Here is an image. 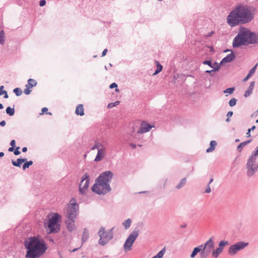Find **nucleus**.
I'll return each mask as SVG.
<instances>
[{
    "label": "nucleus",
    "mask_w": 258,
    "mask_h": 258,
    "mask_svg": "<svg viewBox=\"0 0 258 258\" xmlns=\"http://www.w3.org/2000/svg\"><path fill=\"white\" fill-rule=\"evenodd\" d=\"M14 150H15V147L11 146V147H10L9 148L8 151L9 152H13L14 151Z\"/></svg>",
    "instance_id": "680f3d73"
},
{
    "label": "nucleus",
    "mask_w": 258,
    "mask_h": 258,
    "mask_svg": "<svg viewBox=\"0 0 258 258\" xmlns=\"http://www.w3.org/2000/svg\"><path fill=\"white\" fill-rule=\"evenodd\" d=\"M154 126H152L150 124L142 121L141 123L140 129L138 131V134H143L149 132Z\"/></svg>",
    "instance_id": "4468645a"
},
{
    "label": "nucleus",
    "mask_w": 258,
    "mask_h": 258,
    "mask_svg": "<svg viewBox=\"0 0 258 258\" xmlns=\"http://www.w3.org/2000/svg\"><path fill=\"white\" fill-rule=\"evenodd\" d=\"M113 176L110 171H105L101 173L95 179V182L91 187L92 191L101 195H105L111 191V188L109 184Z\"/></svg>",
    "instance_id": "7ed1b4c3"
},
{
    "label": "nucleus",
    "mask_w": 258,
    "mask_h": 258,
    "mask_svg": "<svg viewBox=\"0 0 258 258\" xmlns=\"http://www.w3.org/2000/svg\"><path fill=\"white\" fill-rule=\"evenodd\" d=\"M245 168L246 175L248 177L254 175L258 170V146L248 158L245 164Z\"/></svg>",
    "instance_id": "20e7f679"
},
{
    "label": "nucleus",
    "mask_w": 258,
    "mask_h": 258,
    "mask_svg": "<svg viewBox=\"0 0 258 258\" xmlns=\"http://www.w3.org/2000/svg\"><path fill=\"white\" fill-rule=\"evenodd\" d=\"M214 33V31H211L210 32L208 33L207 35H206V37H211L213 34Z\"/></svg>",
    "instance_id": "6e6d98bb"
},
{
    "label": "nucleus",
    "mask_w": 258,
    "mask_h": 258,
    "mask_svg": "<svg viewBox=\"0 0 258 258\" xmlns=\"http://www.w3.org/2000/svg\"><path fill=\"white\" fill-rule=\"evenodd\" d=\"M89 230L87 228H85L84 229V231L82 237V243L85 242L89 238Z\"/></svg>",
    "instance_id": "5701e85b"
},
{
    "label": "nucleus",
    "mask_w": 258,
    "mask_h": 258,
    "mask_svg": "<svg viewBox=\"0 0 258 258\" xmlns=\"http://www.w3.org/2000/svg\"><path fill=\"white\" fill-rule=\"evenodd\" d=\"M257 63L249 71L247 76L243 79V81L245 82L255 72Z\"/></svg>",
    "instance_id": "4be33fe9"
},
{
    "label": "nucleus",
    "mask_w": 258,
    "mask_h": 258,
    "mask_svg": "<svg viewBox=\"0 0 258 258\" xmlns=\"http://www.w3.org/2000/svg\"><path fill=\"white\" fill-rule=\"evenodd\" d=\"M107 52V49H105L103 51V52H102V53L101 56H102V57H103V56H105V55H106V54Z\"/></svg>",
    "instance_id": "bf43d9fd"
},
{
    "label": "nucleus",
    "mask_w": 258,
    "mask_h": 258,
    "mask_svg": "<svg viewBox=\"0 0 258 258\" xmlns=\"http://www.w3.org/2000/svg\"><path fill=\"white\" fill-rule=\"evenodd\" d=\"M19 149H20V147H17L15 150H14V154L15 155H19L21 154V152L20 151H19Z\"/></svg>",
    "instance_id": "de8ad7c7"
},
{
    "label": "nucleus",
    "mask_w": 258,
    "mask_h": 258,
    "mask_svg": "<svg viewBox=\"0 0 258 258\" xmlns=\"http://www.w3.org/2000/svg\"><path fill=\"white\" fill-rule=\"evenodd\" d=\"M27 160L26 158H18L16 161L12 160V163L13 166L20 167L22 163Z\"/></svg>",
    "instance_id": "a211bd4d"
},
{
    "label": "nucleus",
    "mask_w": 258,
    "mask_h": 258,
    "mask_svg": "<svg viewBox=\"0 0 258 258\" xmlns=\"http://www.w3.org/2000/svg\"><path fill=\"white\" fill-rule=\"evenodd\" d=\"M5 125H6V121L5 120H3L0 122V125L1 126H4Z\"/></svg>",
    "instance_id": "052dcab7"
},
{
    "label": "nucleus",
    "mask_w": 258,
    "mask_h": 258,
    "mask_svg": "<svg viewBox=\"0 0 258 258\" xmlns=\"http://www.w3.org/2000/svg\"><path fill=\"white\" fill-rule=\"evenodd\" d=\"M211 191V187H210V185H207V187L206 189L205 192V193H210Z\"/></svg>",
    "instance_id": "3c124183"
},
{
    "label": "nucleus",
    "mask_w": 258,
    "mask_h": 258,
    "mask_svg": "<svg viewBox=\"0 0 258 258\" xmlns=\"http://www.w3.org/2000/svg\"><path fill=\"white\" fill-rule=\"evenodd\" d=\"M5 42V32L3 30L0 31V44L2 45L4 44Z\"/></svg>",
    "instance_id": "f704fd0d"
},
{
    "label": "nucleus",
    "mask_w": 258,
    "mask_h": 258,
    "mask_svg": "<svg viewBox=\"0 0 258 258\" xmlns=\"http://www.w3.org/2000/svg\"><path fill=\"white\" fill-rule=\"evenodd\" d=\"M228 242L227 241L225 240H222L220 241L219 243L218 246L219 247L218 248H221L222 250H223L224 246H225L226 245H228Z\"/></svg>",
    "instance_id": "e433bc0d"
},
{
    "label": "nucleus",
    "mask_w": 258,
    "mask_h": 258,
    "mask_svg": "<svg viewBox=\"0 0 258 258\" xmlns=\"http://www.w3.org/2000/svg\"><path fill=\"white\" fill-rule=\"evenodd\" d=\"M197 247H199V248L200 249V251H202L204 247V244L199 245Z\"/></svg>",
    "instance_id": "13d9d810"
},
{
    "label": "nucleus",
    "mask_w": 258,
    "mask_h": 258,
    "mask_svg": "<svg viewBox=\"0 0 258 258\" xmlns=\"http://www.w3.org/2000/svg\"><path fill=\"white\" fill-rule=\"evenodd\" d=\"M240 16L242 24L250 22L254 18V13L248 6H237Z\"/></svg>",
    "instance_id": "39448f33"
},
{
    "label": "nucleus",
    "mask_w": 258,
    "mask_h": 258,
    "mask_svg": "<svg viewBox=\"0 0 258 258\" xmlns=\"http://www.w3.org/2000/svg\"><path fill=\"white\" fill-rule=\"evenodd\" d=\"M130 146L133 148V149H135L137 147V145L136 144H134L133 143L130 144Z\"/></svg>",
    "instance_id": "e2e57ef3"
},
{
    "label": "nucleus",
    "mask_w": 258,
    "mask_h": 258,
    "mask_svg": "<svg viewBox=\"0 0 258 258\" xmlns=\"http://www.w3.org/2000/svg\"><path fill=\"white\" fill-rule=\"evenodd\" d=\"M13 92L16 96H19L22 94V91L19 88H16L13 90Z\"/></svg>",
    "instance_id": "4c0bfd02"
},
{
    "label": "nucleus",
    "mask_w": 258,
    "mask_h": 258,
    "mask_svg": "<svg viewBox=\"0 0 258 258\" xmlns=\"http://www.w3.org/2000/svg\"><path fill=\"white\" fill-rule=\"evenodd\" d=\"M90 182V177L87 173H86L82 177L81 181L79 185V192L81 195H84L86 193L88 188Z\"/></svg>",
    "instance_id": "f8f14e48"
},
{
    "label": "nucleus",
    "mask_w": 258,
    "mask_h": 258,
    "mask_svg": "<svg viewBox=\"0 0 258 258\" xmlns=\"http://www.w3.org/2000/svg\"><path fill=\"white\" fill-rule=\"evenodd\" d=\"M48 111V108L47 107H43L41 109L42 112L40 113L41 115L43 114L44 113L47 112Z\"/></svg>",
    "instance_id": "603ef678"
},
{
    "label": "nucleus",
    "mask_w": 258,
    "mask_h": 258,
    "mask_svg": "<svg viewBox=\"0 0 258 258\" xmlns=\"http://www.w3.org/2000/svg\"><path fill=\"white\" fill-rule=\"evenodd\" d=\"M213 237H211L208 241L204 243V247L212 249L214 247V242L213 240Z\"/></svg>",
    "instance_id": "6ab92c4d"
},
{
    "label": "nucleus",
    "mask_w": 258,
    "mask_h": 258,
    "mask_svg": "<svg viewBox=\"0 0 258 258\" xmlns=\"http://www.w3.org/2000/svg\"><path fill=\"white\" fill-rule=\"evenodd\" d=\"M37 84V82L35 80L33 79H28V83L26 86L32 88V87L36 86Z\"/></svg>",
    "instance_id": "bb28decb"
},
{
    "label": "nucleus",
    "mask_w": 258,
    "mask_h": 258,
    "mask_svg": "<svg viewBox=\"0 0 258 258\" xmlns=\"http://www.w3.org/2000/svg\"><path fill=\"white\" fill-rule=\"evenodd\" d=\"M200 256L201 258H207L209 255L205 252V251L202 250L200 252Z\"/></svg>",
    "instance_id": "a18cd8bd"
},
{
    "label": "nucleus",
    "mask_w": 258,
    "mask_h": 258,
    "mask_svg": "<svg viewBox=\"0 0 258 258\" xmlns=\"http://www.w3.org/2000/svg\"><path fill=\"white\" fill-rule=\"evenodd\" d=\"M26 88L24 90V93L26 95H29L30 94L31 90H30L31 88H29V87L25 85Z\"/></svg>",
    "instance_id": "c03bdc74"
},
{
    "label": "nucleus",
    "mask_w": 258,
    "mask_h": 258,
    "mask_svg": "<svg viewBox=\"0 0 258 258\" xmlns=\"http://www.w3.org/2000/svg\"><path fill=\"white\" fill-rule=\"evenodd\" d=\"M10 145L12 147H15L16 146V141L14 140H13L10 142Z\"/></svg>",
    "instance_id": "864d4df0"
},
{
    "label": "nucleus",
    "mask_w": 258,
    "mask_h": 258,
    "mask_svg": "<svg viewBox=\"0 0 258 258\" xmlns=\"http://www.w3.org/2000/svg\"><path fill=\"white\" fill-rule=\"evenodd\" d=\"M251 141V140L246 141L243 142L241 143L237 147V150L239 152H240L243 148L248 145L250 142Z\"/></svg>",
    "instance_id": "393cba45"
},
{
    "label": "nucleus",
    "mask_w": 258,
    "mask_h": 258,
    "mask_svg": "<svg viewBox=\"0 0 258 258\" xmlns=\"http://www.w3.org/2000/svg\"><path fill=\"white\" fill-rule=\"evenodd\" d=\"M213 65H217V67H213V69L212 70H207L205 71L206 73L209 74L212 77L214 76V72L218 71L220 68V65H219L217 62H215Z\"/></svg>",
    "instance_id": "aec40b11"
},
{
    "label": "nucleus",
    "mask_w": 258,
    "mask_h": 258,
    "mask_svg": "<svg viewBox=\"0 0 258 258\" xmlns=\"http://www.w3.org/2000/svg\"><path fill=\"white\" fill-rule=\"evenodd\" d=\"M257 43L258 33L242 27L239 28L237 35L234 38L232 46L233 48H238L242 45Z\"/></svg>",
    "instance_id": "f03ea898"
},
{
    "label": "nucleus",
    "mask_w": 258,
    "mask_h": 258,
    "mask_svg": "<svg viewBox=\"0 0 258 258\" xmlns=\"http://www.w3.org/2000/svg\"><path fill=\"white\" fill-rule=\"evenodd\" d=\"M213 181V178H211L209 182V183H208V185H210Z\"/></svg>",
    "instance_id": "69168bd1"
},
{
    "label": "nucleus",
    "mask_w": 258,
    "mask_h": 258,
    "mask_svg": "<svg viewBox=\"0 0 258 258\" xmlns=\"http://www.w3.org/2000/svg\"><path fill=\"white\" fill-rule=\"evenodd\" d=\"M234 90H235L234 87L228 88L224 91V93H229L230 94H231L233 93Z\"/></svg>",
    "instance_id": "ea45409f"
},
{
    "label": "nucleus",
    "mask_w": 258,
    "mask_h": 258,
    "mask_svg": "<svg viewBox=\"0 0 258 258\" xmlns=\"http://www.w3.org/2000/svg\"><path fill=\"white\" fill-rule=\"evenodd\" d=\"M104 149L102 148L100 149H98V153L97 155L94 159L95 161L98 162L101 161L104 157V154L103 153V151Z\"/></svg>",
    "instance_id": "412c9836"
},
{
    "label": "nucleus",
    "mask_w": 258,
    "mask_h": 258,
    "mask_svg": "<svg viewBox=\"0 0 258 258\" xmlns=\"http://www.w3.org/2000/svg\"><path fill=\"white\" fill-rule=\"evenodd\" d=\"M97 149L98 150L99 149V146L97 144H95L92 148H91V150H94L95 149Z\"/></svg>",
    "instance_id": "5fc2aeb1"
},
{
    "label": "nucleus",
    "mask_w": 258,
    "mask_h": 258,
    "mask_svg": "<svg viewBox=\"0 0 258 258\" xmlns=\"http://www.w3.org/2000/svg\"><path fill=\"white\" fill-rule=\"evenodd\" d=\"M203 250L205 251V252L209 255L211 252V249L204 247Z\"/></svg>",
    "instance_id": "09e8293b"
},
{
    "label": "nucleus",
    "mask_w": 258,
    "mask_h": 258,
    "mask_svg": "<svg viewBox=\"0 0 258 258\" xmlns=\"http://www.w3.org/2000/svg\"><path fill=\"white\" fill-rule=\"evenodd\" d=\"M131 223L132 220L131 219L128 218L123 222L122 225L126 229H127L130 227Z\"/></svg>",
    "instance_id": "c85d7f7f"
},
{
    "label": "nucleus",
    "mask_w": 258,
    "mask_h": 258,
    "mask_svg": "<svg viewBox=\"0 0 258 258\" xmlns=\"http://www.w3.org/2000/svg\"><path fill=\"white\" fill-rule=\"evenodd\" d=\"M204 64L208 65L211 68H213V64L212 63V61L211 60H205L203 62Z\"/></svg>",
    "instance_id": "79ce46f5"
},
{
    "label": "nucleus",
    "mask_w": 258,
    "mask_h": 258,
    "mask_svg": "<svg viewBox=\"0 0 258 258\" xmlns=\"http://www.w3.org/2000/svg\"><path fill=\"white\" fill-rule=\"evenodd\" d=\"M139 234V231L137 230H134L130 233L123 245V247L125 250H130L131 249L132 245L138 237Z\"/></svg>",
    "instance_id": "9d476101"
},
{
    "label": "nucleus",
    "mask_w": 258,
    "mask_h": 258,
    "mask_svg": "<svg viewBox=\"0 0 258 258\" xmlns=\"http://www.w3.org/2000/svg\"><path fill=\"white\" fill-rule=\"evenodd\" d=\"M255 128V125H253L251 128H249L247 130V132L246 133V135H247L248 137L250 136V132H251L252 131H253Z\"/></svg>",
    "instance_id": "49530a36"
},
{
    "label": "nucleus",
    "mask_w": 258,
    "mask_h": 258,
    "mask_svg": "<svg viewBox=\"0 0 258 258\" xmlns=\"http://www.w3.org/2000/svg\"><path fill=\"white\" fill-rule=\"evenodd\" d=\"M233 114V112L231 111H230L228 112V113H227V116L228 117H230L231 116H232Z\"/></svg>",
    "instance_id": "4d7b16f0"
},
{
    "label": "nucleus",
    "mask_w": 258,
    "mask_h": 258,
    "mask_svg": "<svg viewBox=\"0 0 258 258\" xmlns=\"http://www.w3.org/2000/svg\"><path fill=\"white\" fill-rule=\"evenodd\" d=\"M4 156V153L3 152H0V158Z\"/></svg>",
    "instance_id": "338daca9"
},
{
    "label": "nucleus",
    "mask_w": 258,
    "mask_h": 258,
    "mask_svg": "<svg viewBox=\"0 0 258 258\" xmlns=\"http://www.w3.org/2000/svg\"><path fill=\"white\" fill-rule=\"evenodd\" d=\"M46 4L45 0H41L39 2V5L40 7H43Z\"/></svg>",
    "instance_id": "8fccbe9b"
},
{
    "label": "nucleus",
    "mask_w": 258,
    "mask_h": 258,
    "mask_svg": "<svg viewBox=\"0 0 258 258\" xmlns=\"http://www.w3.org/2000/svg\"><path fill=\"white\" fill-rule=\"evenodd\" d=\"M210 147L206 150L207 153L212 152L215 150L217 146V142L215 141H211L210 143Z\"/></svg>",
    "instance_id": "b1692460"
},
{
    "label": "nucleus",
    "mask_w": 258,
    "mask_h": 258,
    "mask_svg": "<svg viewBox=\"0 0 258 258\" xmlns=\"http://www.w3.org/2000/svg\"><path fill=\"white\" fill-rule=\"evenodd\" d=\"M75 113L78 115L83 116L84 115V109L83 104H79L77 105Z\"/></svg>",
    "instance_id": "f3484780"
},
{
    "label": "nucleus",
    "mask_w": 258,
    "mask_h": 258,
    "mask_svg": "<svg viewBox=\"0 0 258 258\" xmlns=\"http://www.w3.org/2000/svg\"><path fill=\"white\" fill-rule=\"evenodd\" d=\"M60 216L55 213L49 220L47 222V228L49 230V233H56L60 230V225L59 224V220Z\"/></svg>",
    "instance_id": "6e6552de"
},
{
    "label": "nucleus",
    "mask_w": 258,
    "mask_h": 258,
    "mask_svg": "<svg viewBox=\"0 0 258 258\" xmlns=\"http://www.w3.org/2000/svg\"><path fill=\"white\" fill-rule=\"evenodd\" d=\"M223 250H222L221 248H217L215 249H214L212 251V256L214 258H217L219 255L222 252Z\"/></svg>",
    "instance_id": "a878e982"
},
{
    "label": "nucleus",
    "mask_w": 258,
    "mask_h": 258,
    "mask_svg": "<svg viewBox=\"0 0 258 258\" xmlns=\"http://www.w3.org/2000/svg\"><path fill=\"white\" fill-rule=\"evenodd\" d=\"M4 88V86H0V95H4V98L5 99H7L9 97L7 92L5 90H3Z\"/></svg>",
    "instance_id": "473e14b6"
},
{
    "label": "nucleus",
    "mask_w": 258,
    "mask_h": 258,
    "mask_svg": "<svg viewBox=\"0 0 258 258\" xmlns=\"http://www.w3.org/2000/svg\"><path fill=\"white\" fill-rule=\"evenodd\" d=\"M235 58V56L233 52H231V53L228 54L225 57H224L221 61L220 63H219L220 65V67L221 68V65L225 63H228L232 61Z\"/></svg>",
    "instance_id": "2eb2a0df"
},
{
    "label": "nucleus",
    "mask_w": 258,
    "mask_h": 258,
    "mask_svg": "<svg viewBox=\"0 0 258 258\" xmlns=\"http://www.w3.org/2000/svg\"><path fill=\"white\" fill-rule=\"evenodd\" d=\"M24 244L27 249L25 258H39L47 249L44 240L35 236L25 239Z\"/></svg>",
    "instance_id": "f257e3e1"
},
{
    "label": "nucleus",
    "mask_w": 258,
    "mask_h": 258,
    "mask_svg": "<svg viewBox=\"0 0 258 258\" xmlns=\"http://www.w3.org/2000/svg\"><path fill=\"white\" fill-rule=\"evenodd\" d=\"M156 63L157 66V69L155 72L153 73V75H156L159 73L163 69V67L161 64L159 63L158 61H156Z\"/></svg>",
    "instance_id": "cd10ccee"
},
{
    "label": "nucleus",
    "mask_w": 258,
    "mask_h": 258,
    "mask_svg": "<svg viewBox=\"0 0 258 258\" xmlns=\"http://www.w3.org/2000/svg\"><path fill=\"white\" fill-rule=\"evenodd\" d=\"M248 244V243L239 241L231 245L228 249V253L231 255H234L237 253L238 251L244 249Z\"/></svg>",
    "instance_id": "9b49d317"
},
{
    "label": "nucleus",
    "mask_w": 258,
    "mask_h": 258,
    "mask_svg": "<svg viewBox=\"0 0 258 258\" xmlns=\"http://www.w3.org/2000/svg\"><path fill=\"white\" fill-rule=\"evenodd\" d=\"M119 103V101H116L113 103H110L107 105V108H111L113 107L116 106V105H118Z\"/></svg>",
    "instance_id": "a19ab883"
},
{
    "label": "nucleus",
    "mask_w": 258,
    "mask_h": 258,
    "mask_svg": "<svg viewBox=\"0 0 258 258\" xmlns=\"http://www.w3.org/2000/svg\"><path fill=\"white\" fill-rule=\"evenodd\" d=\"M240 16L239 12V9L237 6L235 9L232 10L227 17V22L231 27H234L242 24L240 20Z\"/></svg>",
    "instance_id": "423d86ee"
},
{
    "label": "nucleus",
    "mask_w": 258,
    "mask_h": 258,
    "mask_svg": "<svg viewBox=\"0 0 258 258\" xmlns=\"http://www.w3.org/2000/svg\"><path fill=\"white\" fill-rule=\"evenodd\" d=\"M165 252V248L161 250L156 255L153 256L154 258H162Z\"/></svg>",
    "instance_id": "c9c22d12"
},
{
    "label": "nucleus",
    "mask_w": 258,
    "mask_h": 258,
    "mask_svg": "<svg viewBox=\"0 0 258 258\" xmlns=\"http://www.w3.org/2000/svg\"><path fill=\"white\" fill-rule=\"evenodd\" d=\"M199 252H200V248L199 247H195L190 254V257L194 258Z\"/></svg>",
    "instance_id": "2f4dec72"
},
{
    "label": "nucleus",
    "mask_w": 258,
    "mask_h": 258,
    "mask_svg": "<svg viewBox=\"0 0 258 258\" xmlns=\"http://www.w3.org/2000/svg\"><path fill=\"white\" fill-rule=\"evenodd\" d=\"M6 112L10 116H13L15 114V108L10 106L6 108Z\"/></svg>",
    "instance_id": "c756f323"
},
{
    "label": "nucleus",
    "mask_w": 258,
    "mask_h": 258,
    "mask_svg": "<svg viewBox=\"0 0 258 258\" xmlns=\"http://www.w3.org/2000/svg\"><path fill=\"white\" fill-rule=\"evenodd\" d=\"M114 227L112 228L107 231L105 230V228L101 227L98 234L100 237L98 243L102 246L105 245L113 237V230Z\"/></svg>",
    "instance_id": "0eeeda50"
},
{
    "label": "nucleus",
    "mask_w": 258,
    "mask_h": 258,
    "mask_svg": "<svg viewBox=\"0 0 258 258\" xmlns=\"http://www.w3.org/2000/svg\"><path fill=\"white\" fill-rule=\"evenodd\" d=\"M22 152H27V147H23V148H22Z\"/></svg>",
    "instance_id": "0e129e2a"
},
{
    "label": "nucleus",
    "mask_w": 258,
    "mask_h": 258,
    "mask_svg": "<svg viewBox=\"0 0 258 258\" xmlns=\"http://www.w3.org/2000/svg\"><path fill=\"white\" fill-rule=\"evenodd\" d=\"M117 84L115 83H113L112 84H111L109 86V88L110 89H113V88H116L115 89V91L116 92H118L119 91V90L117 88Z\"/></svg>",
    "instance_id": "37998d69"
},
{
    "label": "nucleus",
    "mask_w": 258,
    "mask_h": 258,
    "mask_svg": "<svg viewBox=\"0 0 258 258\" xmlns=\"http://www.w3.org/2000/svg\"><path fill=\"white\" fill-rule=\"evenodd\" d=\"M254 84H255V82H254V81H252L250 83V85H249L248 89L245 92V93L244 95V96L245 97H247L249 96L252 94V90L254 88Z\"/></svg>",
    "instance_id": "dca6fc26"
},
{
    "label": "nucleus",
    "mask_w": 258,
    "mask_h": 258,
    "mask_svg": "<svg viewBox=\"0 0 258 258\" xmlns=\"http://www.w3.org/2000/svg\"><path fill=\"white\" fill-rule=\"evenodd\" d=\"M237 99L235 98H233L230 100L229 101V105L230 107H233L235 106L236 104Z\"/></svg>",
    "instance_id": "58836bf2"
},
{
    "label": "nucleus",
    "mask_w": 258,
    "mask_h": 258,
    "mask_svg": "<svg viewBox=\"0 0 258 258\" xmlns=\"http://www.w3.org/2000/svg\"><path fill=\"white\" fill-rule=\"evenodd\" d=\"M76 219H68L65 223L67 229L70 232H73L77 229V226L75 224Z\"/></svg>",
    "instance_id": "ddd939ff"
},
{
    "label": "nucleus",
    "mask_w": 258,
    "mask_h": 258,
    "mask_svg": "<svg viewBox=\"0 0 258 258\" xmlns=\"http://www.w3.org/2000/svg\"><path fill=\"white\" fill-rule=\"evenodd\" d=\"M24 164L23 165L22 168L24 170L26 168H28L30 166L32 165L33 163V161L30 160L29 161H27V160L24 162Z\"/></svg>",
    "instance_id": "72a5a7b5"
},
{
    "label": "nucleus",
    "mask_w": 258,
    "mask_h": 258,
    "mask_svg": "<svg viewBox=\"0 0 258 258\" xmlns=\"http://www.w3.org/2000/svg\"><path fill=\"white\" fill-rule=\"evenodd\" d=\"M187 225L186 224H184V225H180V227L181 228H185L186 227Z\"/></svg>",
    "instance_id": "774afa93"
},
{
    "label": "nucleus",
    "mask_w": 258,
    "mask_h": 258,
    "mask_svg": "<svg viewBox=\"0 0 258 258\" xmlns=\"http://www.w3.org/2000/svg\"><path fill=\"white\" fill-rule=\"evenodd\" d=\"M186 178H182L179 184H178L176 186V188L177 189H180L181 188V187H182L185 184V183H186Z\"/></svg>",
    "instance_id": "7c9ffc66"
},
{
    "label": "nucleus",
    "mask_w": 258,
    "mask_h": 258,
    "mask_svg": "<svg viewBox=\"0 0 258 258\" xmlns=\"http://www.w3.org/2000/svg\"><path fill=\"white\" fill-rule=\"evenodd\" d=\"M79 205L74 199H72L67 206L66 217L68 219H76L79 213Z\"/></svg>",
    "instance_id": "1a4fd4ad"
}]
</instances>
